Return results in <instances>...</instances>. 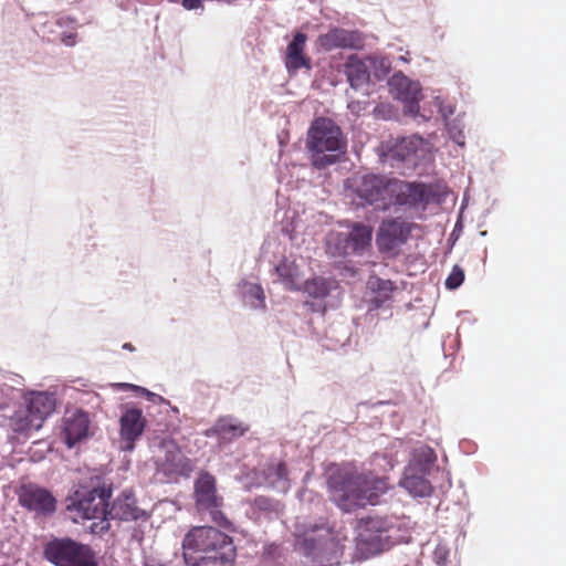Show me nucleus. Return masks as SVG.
Returning a JSON list of instances; mask_svg holds the SVG:
<instances>
[{"instance_id":"nucleus-1","label":"nucleus","mask_w":566,"mask_h":566,"mask_svg":"<svg viewBox=\"0 0 566 566\" xmlns=\"http://www.w3.org/2000/svg\"><path fill=\"white\" fill-rule=\"evenodd\" d=\"M292 536L294 551L304 558L305 566L339 565L342 545L325 518L297 516Z\"/></svg>"},{"instance_id":"nucleus-2","label":"nucleus","mask_w":566,"mask_h":566,"mask_svg":"<svg viewBox=\"0 0 566 566\" xmlns=\"http://www.w3.org/2000/svg\"><path fill=\"white\" fill-rule=\"evenodd\" d=\"M328 488L332 501L349 513L367 504L376 505L388 490V482L370 471L339 470L329 475Z\"/></svg>"},{"instance_id":"nucleus-3","label":"nucleus","mask_w":566,"mask_h":566,"mask_svg":"<svg viewBox=\"0 0 566 566\" xmlns=\"http://www.w3.org/2000/svg\"><path fill=\"white\" fill-rule=\"evenodd\" d=\"M182 551L187 566H232L237 557L233 539L212 526L190 530L184 537Z\"/></svg>"},{"instance_id":"nucleus-4","label":"nucleus","mask_w":566,"mask_h":566,"mask_svg":"<svg viewBox=\"0 0 566 566\" xmlns=\"http://www.w3.org/2000/svg\"><path fill=\"white\" fill-rule=\"evenodd\" d=\"M112 494L113 483L92 479L90 484H80L70 491L64 500L65 511L75 523L93 520L92 533L103 535L111 527L106 509Z\"/></svg>"},{"instance_id":"nucleus-5","label":"nucleus","mask_w":566,"mask_h":566,"mask_svg":"<svg viewBox=\"0 0 566 566\" xmlns=\"http://www.w3.org/2000/svg\"><path fill=\"white\" fill-rule=\"evenodd\" d=\"M410 539L409 520L398 516H367L359 523L357 548L369 558Z\"/></svg>"},{"instance_id":"nucleus-6","label":"nucleus","mask_w":566,"mask_h":566,"mask_svg":"<svg viewBox=\"0 0 566 566\" xmlns=\"http://www.w3.org/2000/svg\"><path fill=\"white\" fill-rule=\"evenodd\" d=\"M346 138L340 127L331 118L313 120L306 139L311 160L315 168L324 169L338 163L346 150Z\"/></svg>"},{"instance_id":"nucleus-7","label":"nucleus","mask_w":566,"mask_h":566,"mask_svg":"<svg viewBox=\"0 0 566 566\" xmlns=\"http://www.w3.org/2000/svg\"><path fill=\"white\" fill-rule=\"evenodd\" d=\"M427 151V143L418 135L389 138L380 143L376 153L379 161L401 175L416 169Z\"/></svg>"},{"instance_id":"nucleus-8","label":"nucleus","mask_w":566,"mask_h":566,"mask_svg":"<svg viewBox=\"0 0 566 566\" xmlns=\"http://www.w3.org/2000/svg\"><path fill=\"white\" fill-rule=\"evenodd\" d=\"M347 231H332L326 237V253L331 258L364 255L373 241L371 226L361 221H346Z\"/></svg>"},{"instance_id":"nucleus-9","label":"nucleus","mask_w":566,"mask_h":566,"mask_svg":"<svg viewBox=\"0 0 566 566\" xmlns=\"http://www.w3.org/2000/svg\"><path fill=\"white\" fill-rule=\"evenodd\" d=\"M436 192L432 187L421 181H406L392 178L387 198L388 210L409 211L422 213L434 200Z\"/></svg>"},{"instance_id":"nucleus-10","label":"nucleus","mask_w":566,"mask_h":566,"mask_svg":"<svg viewBox=\"0 0 566 566\" xmlns=\"http://www.w3.org/2000/svg\"><path fill=\"white\" fill-rule=\"evenodd\" d=\"M437 460L434 451L429 447L416 449L409 464L405 468L399 485L413 497H428L433 488L428 479Z\"/></svg>"},{"instance_id":"nucleus-11","label":"nucleus","mask_w":566,"mask_h":566,"mask_svg":"<svg viewBox=\"0 0 566 566\" xmlns=\"http://www.w3.org/2000/svg\"><path fill=\"white\" fill-rule=\"evenodd\" d=\"M48 562L55 566H98L93 549L70 537H54L43 551Z\"/></svg>"},{"instance_id":"nucleus-12","label":"nucleus","mask_w":566,"mask_h":566,"mask_svg":"<svg viewBox=\"0 0 566 566\" xmlns=\"http://www.w3.org/2000/svg\"><path fill=\"white\" fill-rule=\"evenodd\" d=\"M195 497L198 511L207 512L217 526L233 530L232 523L220 510L222 497L217 494L216 479L212 474H199L195 481Z\"/></svg>"},{"instance_id":"nucleus-13","label":"nucleus","mask_w":566,"mask_h":566,"mask_svg":"<svg viewBox=\"0 0 566 566\" xmlns=\"http://www.w3.org/2000/svg\"><path fill=\"white\" fill-rule=\"evenodd\" d=\"M391 179L382 175L365 174L354 177L350 180L349 187L366 203L374 206L378 210L387 211L388 203L386 201Z\"/></svg>"},{"instance_id":"nucleus-14","label":"nucleus","mask_w":566,"mask_h":566,"mask_svg":"<svg viewBox=\"0 0 566 566\" xmlns=\"http://www.w3.org/2000/svg\"><path fill=\"white\" fill-rule=\"evenodd\" d=\"M411 233V224L399 218L382 220L377 233L376 244L380 252L391 253L403 245Z\"/></svg>"},{"instance_id":"nucleus-15","label":"nucleus","mask_w":566,"mask_h":566,"mask_svg":"<svg viewBox=\"0 0 566 566\" xmlns=\"http://www.w3.org/2000/svg\"><path fill=\"white\" fill-rule=\"evenodd\" d=\"M19 502L28 511L43 517L53 515L57 503L48 489L36 484L23 485L19 494Z\"/></svg>"},{"instance_id":"nucleus-16","label":"nucleus","mask_w":566,"mask_h":566,"mask_svg":"<svg viewBox=\"0 0 566 566\" xmlns=\"http://www.w3.org/2000/svg\"><path fill=\"white\" fill-rule=\"evenodd\" d=\"M106 518L123 522L146 521V511L137 505L135 493L132 489L123 490L112 503L107 502Z\"/></svg>"},{"instance_id":"nucleus-17","label":"nucleus","mask_w":566,"mask_h":566,"mask_svg":"<svg viewBox=\"0 0 566 566\" xmlns=\"http://www.w3.org/2000/svg\"><path fill=\"white\" fill-rule=\"evenodd\" d=\"M317 42L324 51L336 49L363 50L365 48V35L358 30L334 27L326 33L321 34Z\"/></svg>"},{"instance_id":"nucleus-18","label":"nucleus","mask_w":566,"mask_h":566,"mask_svg":"<svg viewBox=\"0 0 566 566\" xmlns=\"http://www.w3.org/2000/svg\"><path fill=\"white\" fill-rule=\"evenodd\" d=\"M91 419L82 408L67 409L63 418L64 443L72 449L90 436Z\"/></svg>"},{"instance_id":"nucleus-19","label":"nucleus","mask_w":566,"mask_h":566,"mask_svg":"<svg viewBox=\"0 0 566 566\" xmlns=\"http://www.w3.org/2000/svg\"><path fill=\"white\" fill-rule=\"evenodd\" d=\"M119 426L120 438L124 442L122 449L124 451H133L136 440L143 436L146 428V419L142 409L135 407L127 408L120 416Z\"/></svg>"},{"instance_id":"nucleus-20","label":"nucleus","mask_w":566,"mask_h":566,"mask_svg":"<svg viewBox=\"0 0 566 566\" xmlns=\"http://www.w3.org/2000/svg\"><path fill=\"white\" fill-rule=\"evenodd\" d=\"M388 85L397 99L408 104L410 112L419 107L418 103L421 95L419 82L409 78L401 71H398L388 78Z\"/></svg>"},{"instance_id":"nucleus-21","label":"nucleus","mask_w":566,"mask_h":566,"mask_svg":"<svg viewBox=\"0 0 566 566\" xmlns=\"http://www.w3.org/2000/svg\"><path fill=\"white\" fill-rule=\"evenodd\" d=\"M306 40L307 35L297 31L287 44L284 62L290 73H295L302 67L311 69V59L304 54Z\"/></svg>"},{"instance_id":"nucleus-22","label":"nucleus","mask_w":566,"mask_h":566,"mask_svg":"<svg viewBox=\"0 0 566 566\" xmlns=\"http://www.w3.org/2000/svg\"><path fill=\"white\" fill-rule=\"evenodd\" d=\"M248 429L247 424L233 417H222L205 434L208 438L216 437L220 442H231L242 437Z\"/></svg>"},{"instance_id":"nucleus-23","label":"nucleus","mask_w":566,"mask_h":566,"mask_svg":"<svg viewBox=\"0 0 566 566\" xmlns=\"http://www.w3.org/2000/svg\"><path fill=\"white\" fill-rule=\"evenodd\" d=\"M56 399L53 392L31 391L24 396V406L31 410L34 418H39L42 426L44 420L55 410Z\"/></svg>"},{"instance_id":"nucleus-24","label":"nucleus","mask_w":566,"mask_h":566,"mask_svg":"<svg viewBox=\"0 0 566 566\" xmlns=\"http://www.w3.org/2000/svg\"><path fill=\"white\" fill-rule=\"evenodd\" d=\"M345 74L352 88L358 91L368 85L370 78L369 66L356 54H350L344 64Z\"/></svg>"},{"instance_id":"nucleus-25","label":"nucleus","mask_w":566,"mask_h":566,"mask_svg":"<svg viewBox=\"0 0 566 566\" xmlns=\"http://www.w3.org/2000/svg\"><path fill=\"white\" fill-rule=\"evenodd\" d=\"M275 273L285 289L300 291L302 285V273L294 259L282 256L274 266Z\"/></svg>"},{"instance_id":"nucleus-26","label":"nucleus","mask_w":566,"mask_h":566,"mask_svg":"<svg viewBox=\"0 0 566 566\" xmlns=\"http://www.w3.org/2000/svg\"><path fill=\"white\" fill-rule=\"evenodd\" d=\"M337 287L338 282L334 277L321 275L302 281L301 285V290L315 300H324Z\"/></svg>"},{"instance_id":"nucleus-27","label":"nucleus","mask_w":566,"mask_h":566,"mask_svg":"<svg viewBox=\"0 0 566 566\" xmlns=\"http://www.w3.org/2000/svg\"><path fill=\"white\" fill-rule=\"evenodd\" d=\"M238 290L247 307L254 311L265 308V294L260 283L242 280L238 285Z\"/></svg>"},{"instance_id":"nucleus-28","label":"nucleus","mask_w":566,"mask_h":566,"mask_svg":"<svg viewBox=\"0 0 566 566\" xmlns=\"http://www.w3.org/2000/svg\"><path fill=\"white\" fill-rule=\"evenodd\" d=\"M263 481L268 488L279 493H285L290 489V480L285 463L279 462L268 465L263 470Z\"/></svg>"},{"instance_id":"nucleus-29","label":"nucleus","mask_w":566,"mask_h":566,"mask_svg":"<svg viewBox=\"0 0 566 566\" xmlns=\"http://www.w3.org/2000/svg\"><path fill=\"white\" fill-rule=\"evenodd\" d=\"M248 514L255 520H273L279 515V502L266 496H256L251 502Z\"/></svg>"},{"instance_id":"nucleus-30","label":"nucleus","mask_w":566,"mask_h":566,"mask_svg":"<svg viewBox=\"0 0 566 566\" xmlns=\"http://www.w3.org/2000/svg\"><path fill=\"white\" fill-rule=\"evenodd\" d=\"M39 418L32 416L31 410L25 406H21L10 417V426L13 431L23 433L31 430H39L42 426L39 423Z\"/></svg>"},{"instance_id":"nucleus-31","label":"nucleus","mask_w":566,"mask_h":566,"mask_svg":"<svg viewBox=\"0 0 566 566\" xmlns=\"http://www.w3.org/2000/svg\"><path fill=\"white\" fill-rule=\"evenodd\" d=\"M368 287L376 293L373 298V303L376 307H381L388 300L391 298V294L395 291V284L390 280H384L380 277H371L368 281Z\"/></svg>"},{"instance_id":"nucleus-32","label":"nucleus","mask_w":566,"mask_h":566,"mask_svg":"<svg viewBox=\"0 0 566 566\" xmlns=\"http://www.w3.org/2000/svg\"><path fill=\"white\" fill-rule=\"evenodd\" d=\"M369 70L378 81H382L388 77L391 69L392 61L389 56L385 55H369Z\"/></svg>"},{"instance_id":"nucleus-33","label":"nucleus","mask_w":566,"mask_h":566,"mask_svg":"<svg viewBox=\"0 0 566 566\" xmlns=\"http://www.w3.org/2000/svg\"><path fill=\"white\" fill-rule=\"evenodd\" d=\"M117 386L122 389H129L134 392H137V394L142 395L143 397H145L148 401L160 402V403H165L168 406L170 405V402L168 400H166L165 398H163L161 396H159L155 392L149 391L145 387L134 385V384H128V382H120V384H117Z\"/></svg>"},{"instance_id":"nucleus-34","label":"nucleus","mask_w":566,"mask_h":566,"mask_svg":"<svg viewBox=\"0 0 566 566\" xmlns=\"http://www.w3.org/2000/svg\"><path fill=\"white\" fill-rule=\"evenodd\" d=\"M449 137L460 147L465 144V137L463 134V124L459 118H455L446 124Z\"/></svg>"},{"instance_id":"nucleus-35","label":"nucleus","mask_w":566,"mask_h":566,"mask_svg":"<svg viewBox=\"0 0 566 566\" xmlns=\"http://www.w3.org/2000/svg\"><path fill=\"white\" fill-rule=\"evenodd\" d=\"M464 281V271L463 269L455 264L453 265L450 274L446 279L444 285L448 290L453 291L459 289Z\"/></svg>"},{"instance_id":"nucleus-36","label":"nucleus","mask_w":566,"mask_h":566,"mask_svg":"<svg viewBox=\"0 0 566 566\" xmlns=\"http://www.w3.org/2000/svg\"><path fill=\"white\" fill-rule=\"evenodd\" d=\"M282 548L279 544L270 543L264 545L262 556L266 560H276L281 557Z\"/></svg>"},{"instance_id":"nucleus-37","label":"nucleus","mask_w":566,"mask_h":566,"mask_svg":"<svg viewBox=\"0 0 566 566\" xmlns=\"http://www.w3.org/2000/svg\"><path fill=\"white\" fill-rule=\"evenodd\" d=\"M434 105L441 117L446 120L454 113V107L451 104H444V101L440 96L434 98Z\"/></svg>"},{"instance_id":"nucleus-38","label":"nucleus","mask_w":566,"mask_h":566,"mask_svg":"<svg viewBox=\"0 0 566 566\" xmlns=\"http://www.w3.org/2000/svg\"><path fill=\"white\" fill-rule=\"evenodd\" d=\"M297 497L302 503L308 502L319 504L322 502V497L317 493L307 489L298 491Z\"/></svg>"},{"instance_id":"nucleus-39","label":"nucleus","mask_w":566,"mask_h":566,"mask_svg":"<svg viewBox=\"0 0 566 566\" xmlns=\"http://www.w3.org/2000/svg\"><path fill=\"white\" fill-rule=\"evenodd\" d=\"M448 549L443 546H438L434 551V560L437 566H447Z\"/></svg>"},{"instance_id":"nucleus-40","label":"nucleus","mask_w":566,"mask_h":566,"mask_svg":"<svg viewBox=\"0 0 566 566\" xmlns=\"http://www.w3.org/2000/svg\"><path fill=\"white\" fill-rule=\"evenodd\" d=\"M56 25L60 28H74L76 25V19L71 15H61L56 19Z\"/></svg>"},{"instance_id":"nucleus-41","label":"nucleus","mask_w":566,"mask_h":566,"mask_svg":"<svg viewBox=\"0 0 566 566\" xmlns=\"http://www.w3.org/2000/svg\"><path fill=\"white\" fill-rule=\"evenodd\" d=\"M76 33H73V32H63L61 34V42L65 45V46H74L76 44Z\"/></svg>"},{"instance_id":"nucleus-42","label":"nucleus","mask_w":566,"mask_h":566,"mask_svg":"<svg viewBox=\"0 0 566 566\" xmlns=\"http://www.w3.org/2000/svg\"><path fill=\"white\" fill-rule=\"evenodd\" d=\"M348 109L353 113V114H356V115H359V113L361 112L363 109V106H361V103L358 102V101H353L350 103H348Z\"/></svg>"},{"instance_id":"nucleus-43","label":"nucleus","mask_w":566,"mask_h":566,"mask_svg":"<svg viewBox=\"0 0 566 566\" xmlns=\"http://www.w3.org/2000/svg\"><path fill=\"white\" fill-rule=\"evenodd\" d=\"M123 349H126V350H129V352H134L135 350V347L133 346L132 343H125L123 345Z\"/></svg>"},{"instance_id":"nucleus-44","label":"nucleus","mask_w":566,"mask_h":566,"mask_svg":"<svg viewBox=\"0 0 566 566\" xmlns=\"http://www.w3.org/2000/svg\"><path fill=\"white\" fill-rule=\"evenodd\" d=\"M399 59H400L401 61H403V62H408V60H407V57H406V56H400Z\"/></svg>"},{"instance_id":"nucleus-45","label":"nucleus","mask_w":566,"mask_h":566,"mask_svg":"<svg viewBox=\"0 0 566 566\" xmlns=\"http://www.w3.org/2000/svg\"><path fill=\"white\" fill-rule=\"evenodd\" d=\"M2 408V402L0 401V409Z\"/></svg>"}]
</instances>
